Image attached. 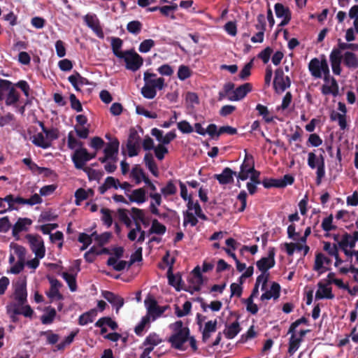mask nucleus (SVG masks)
Masks as SVG:
<instances>
[{"label":"nucleus","mask_w":358,"mask_h":358,"mask_svg":"<svg viewBox=\"0 0 358 358\" xmlns=\"http://www.w3.org/2000/svg\"><path fill=\"white\" fill-rule=\"evenodd\" d=\"M144 303L147 310L145 315L152 321L160 317L169 308V306H159L157 300L151 296H148Z\"/></svg>","instance_id":"f257e3e1"},{"label":"nucleus","mask_w":358,"mask_h":358,"mask_svg":"<svg viewBox=\"0 0 358 358\" xmlns=\"http://www.w3.org/2000/svg\"><path fill=\"white\" fill-rule=\"evenodd\" d=\"M126 64V69L132 71H138L143 64V57L139 55L134 50L124 51L122 57Z\"/></svg>","instance_id":"f03ea898"},{"label":"nucleus","mask_w":358,"mask_h":358,"mask_svg":"<svg viewBox=\"0 0 358 358\" xmlns=\"http://www.w3.org/2000/svg\"><path fill=\"white\" fill-rule=\"evenodd\" d=\"M31 251L36 257L42 259L45 255V248L42 237L38 234H28L25 236Z\"/></svg>","instance_id":"7ed1b4c3"},{"label":"nucleus","mask_w":358,"mask_h":358,"mask_svg":"<svg viewBox=\"0 0 358 358\" xmlns=\"http://www.w3.org/2000/svg\"><path fill=\"white\" fill-rule=\"evenodd\" d=\"M275 250L274 248H270L266 257H262L256 263L257 268L262 273H268V270L273 268L275 264Z\"/></svg>","instance_id":"20e7f679"},{"label":"nucleus","mask_w":358,"mask_h":358,"mask_svg":"<svg viewBox=\"0 0 358 358\" xmlns=\"http://www.w3.org/2000/svg\"><path fill=\"white\" fill-rule=\"evenodd\" d=\"M14 299L17 306H23L27 302V283L25 280H18L15 283Z\"/></svg>","instance_id":"39448f33"},{"label":"nucleus","mask_w":358,"mask_h":358,"mask_svg":"<svg viewBox=\"0 0 358 358\" xmlns=\"http://www.w3.org/2000/svg\"><path fill=\"white\" fill-rule=\"evenodd\" d=\"M255 171L253 157L251 155L245 154V159L240 167V172L237 178L241 180H245L248 178L249 174Z\"/></svg>","instance_id":"423d86ee"},{"label":"nucleus","mask_w":358,"mask_h":358,"mask_svg":"<svg viewBox=\"0 0 358 358\" xmlns=\"http://www.w3.org/2000/svg\"><path fill=\"white\" fill-rule=\"evenodd\" d=\"M189 336V329H187L183 332H176L172 334L168 341L171 344L172 348L177 350H182L185 343L188 341Z\"/></svg>","instance_id":"0eeeda50"},{"label":"nucleus","mask_w":358,"mask_h":358,"mask_svg":"<svg viewBox=\"0 0 358 358\" xmlns=\"http://www.w3.org/2000/svg\"><path fill=\"white\" fill-rule=\"evenodd\" d=\"M275 15L278 18H282L279 26L284 27L289 24L292 19V13L289 8L280 3H277L274 6Z\"/></svg>","instance_id":"6e6552de"},{"label":"nucleus","mask_w":358,"mask_h":358,"mask_svg":"<svg viewBox=\"0 0 358 358\" xmlns=\"http://www.w3.org/2000/svg\"><path fill=\"white\" fill-rule=\"evenodd\" d=\"M87 150L86 148H80L75 150L72 155V161L77 169H84L87 159Z\"/></svg>","instance_id":"1a4fd4ad"},{"label":"nucleus","mask_w":358,"mask_h":358,"mask_svg":"<svg viewBox=\"0 0 358 358\" xmlns=\"http://www.w3.org/2000/svg\"><path fill=\"white\" fill-rule=\"evenodd\" d=\"M252 90V85L250 83H244L231 91V95L228 100L237 101L243 99Z\"/></svg>","instance_id":"9d476101"},{"label":"nucleus","mask_w":358,"mask_h":358,"mask_svg":"<svg viewBox=\"0 0 358 358\" xmlns=\"http://www.w3.org/2000/svg\"><path fill=\"white\" fill-rule=\"evenodd\" d=\"M7 313H14V315H22L26 317H31L34 310L29 305L17 306L15 303H11L6 306Z\"/></svg>","instance_id":"9b49d317"},{"label":"nucleus","mask_w":358,"mask_h":358,"mask_svg":"<svg viewBox=\"0 0 358 358\" xmlns=\"http://www.w3.org/2000/svg\"><path fill=\"white\" fill-rule=\"evenodd\" d=\"M32 224V220L27 217H20L13 227L12 234L16 241L20 240L19 234L28 230V227Z\"/></svg>","instance_id":"f8f14e48"},{"label":"nucleus","mask_w":358,"mask_h":358,"mask_svg":"<svg viewBox=\"0 0 358 358\" xmlns=\"http://www.w3.org/2000/svg\"><path fill=\"white\" fill-rule=\"evenodd\" d=\"M331 260L326 257L324 254L319 252L315 255V264L313 269L319 273V275L322 274L330 268L329 267L324 266V264L327 265L330 264Z\"/></svg>","instance_id":"ddd939ff"},{"label":"nucleus","mask_w":358,"mask_h":358,"mask_svg":"<svg viewBox=\"0 0 358 358\" xmlns=\"http://www.w3.org/2000/svg\"><path fill=\"white\" fill-rule=\"evenodd\" d=\"M101 294L106 300L115 308L116 313H118L119 310L124 305V299L113 292L107 290L102 291Z\"/></svg>","instance_id":"4468645a"},{"label":"nucleus","mask_w":358,"mask_h":358,"mask_svg":"<svg viewBox=\"0 0 358 358\" xmlns=\"http://www.w3.org/2000/svg\"><path fill=\"white\" fill-rule=\"evenodd\" d=\"M119 141L115 138L113 141L108 143L103 150V153L108 156L110 161L116 162L117 161V154L119 150Z\"/></svg>","instance_id":"2eb2a0df"},{"label":"nucleus","mask_w":358,"mask_h":358,"mask_svg":"<svg viewBox=\"0 0 358 358\" xmlns=\"http://www.w3.org/2000/svg\"><path fill=\"white\" fill-rule=\"evenodd\" d=\"M234 176H236V172L229 167H226L223 169L222 173L215 174L214 178L217 180L220 185H228L234 182Z\"/></svg>","instance_id":"dca6fc26"},{"label":"nucleus","mask_w":358,"mask_h":358,"mask_svg":"<svg viewBox=\"0 0 358 358\" xmlns=\"http://www.w3.org/2000/svg\"><path fill=\"white\" fill-rule=\"evenodd\" d=\"M68 80L77 92L80 91V86L90 85L88 79L83 77L78 71H75L73 74L69 76Z\"/></svg>","instance_id":"f3484780"},{"label":"nucleus","mask_w":358,"mask_h":358,"mask_svg":"<svg viewBox=\"0 0 358 358\" xmlns=\"http://www.w3.org/2000/svg\"><path fill=\"white\" fill-rule=\"evenodd\" d=\"M273 87L276 92L280 91L281 92L287 88L285 82L284 71L281 68H278L275 71Z\"/></svg>","instance_id":"a211bd4d"},{"label":"nucleus","mask_w":358,"mask_h":358,"mask_svg":"<svg viewBox=\"0 0 358 358\" xmlns=\"http://www.w3.org/2000/svg\"><path fill=\"white\" fill-rule=\"evenodd\" d=\"M343 64L349 69H358V57L351 51H346L343 55Z\"/></svg>","instance_id":"6ab92c4d"},{"label":"nucleus","mask_w":358,"mask_h":358,"mask_svg":"<svg viewBox=\"0 0 358 358\" xmlns=\"http://www.w3.org/2000/svg\"><path fill=\"white\" fill-rule=\"evenodd\" d=\"M327 285V284L325 285L321 281L318 282V289L315 293L316 299H333L334 298V295L332 294L331 287H328Z\"/></svg>","instance_id":"aec40b11"},{"label":"nucleus","mask_w":358,"mask_h":358,"mask_svg":"<svg viewBox=\"0 0 358 358\" xmlns=\"http://www.w3.org/2000/svg\"><path fill=\"white\" fill-rule=\"evenodd\" d=\"M143 80L145 85L155 87L159 90H162L165 85V80L164 78L160 77L156 79L150 78L149 71L144 73Z\"/></svg>","instance_id":"412c9836"},{"label":"nucleus","mask_w":358,"mask_h":358,"mask_svg":"<svg viewBox=\"0 0 358 358\" xmlns=\"http://www.w3.org/2000/svg\"><path fill=\"white\" fill-rule=\"evenodd\" d=\"M127 195L130 202H135L140 204L147 201L146 192L143 187L136 189L133 190L130 194Z\"/></svg>","instance_id":"4be33fe9"},{"label":"nucleus","mask_w":358,"mask_h":358,"mask_svg":"<svg viewBox=\"0 0 358 358\" xmlns=\"http://www.w3.org/2000/svg\"><path fill=\"white\" fill-rule=\"evenodd\" d=\"M50 284V289L47 295L49 298L57 297L59 299H62V295L59 293V288L62 286L61 282L56 278L48 277Z\"/></svg>","instance_id":"5701e85b"},{"label":"nucleus","mask_w":358,"mask_h":358,"mask_svg":"<svg viewBox=\"0 0 358 358\" xmlns=\"http://www.w3.org/2000/svg\"><path fill=\"white\" fill-rule=\"evenodd\" d=\"M321 92L324 95L332 94L336 96L338 94V85L334 78H331V85L324 84L321 87Z\"/></svg>","instance_id":"b1692460"},{"label":"nucleus","mask_w":358,"mask_h":358,"mask_svg":"<svg viewBox=\"0 0 358 358\" xmlns=\"http://www.w3.org/2000/svg\"><path fill=\"white\" fill-rule=\"evenodd\" d=\"M175 259H173L171 262V266L167 271V277L169 284L176 288L177 291H180L182 288L180 287V283L182 282L181 276L176 277L172 273V265L174 264Z\"/></svg>","instance_id":"393cba45"},{"label":"nucleus","mask_w":358,"mask_h":358,"mask_svg":"<svg viewBox=\"0 0 358 358\" xmlns=\"http://www.w3.org/2000/svg\"><path fill=\"white\" fill-rule=\"evenodd\" d=\"M320 65H322V59L315 57L312 59L308 64V69L312 76L316 78H321L322 73L320 71Z\"/></svg>","instance_id":"a878e982"},{"label":"nucleus","mask_w":358,"mask_h":358,"mask_svg":"<svg viewBox=\"0 0 358 358\" xmlns=\"http://www.w3.org/2000/svg\"><path fill=\"white\" fill-rule=\"evenodd\" d=\"M8 94L6 98V106H14L19 101L20 99V94L16 90L14 86L10 85L9 90H8Z\"/></svg>","instance_id":"bb28decb"},{"label":"nucleus","mask_w":358,"mask_h":358,"mask_svg":"<svg viewBox=\"0 0 358 358\" xmlns=\"http://www.w3.org/2000/svg\"><path fill=\"white\" fill-rule=\"evenodd\" d=\"M317 178L316 183L320 185L322 179L324 177L325 175V162L324 157L322 154L320 155L318 159L317 160Z\"/></svg>","instance_id":"cd10ccee"},{"label":"nucleus","mask_w":358,"mask_h":358,"mask_svg":"<svg viewBox=\"0 0 358 358\" xmlns=\"http://www.w3.org/2000/svg\"><path fill=\"white\" fill-rule=\"evenodd\" d=\"M18 199H23V198L21 197V196H17V197L15 198L13 194H11L6 196L3 198V200H4L5 202L8 203V208L7 210H0V214H3L5 212H6L7 210L11 211V210H17V208L15 206V204H22V205H24L23 203H21V202L18 201H19Z\"/></svg>","instance_id":"c85d7f7f"},{"label":"nucleus","mask_w":358,"mask_h":358,"mask_svg":"<svg viewBox=\"0 0 358 358\" xmlns=\"http://www.w3.org/2000/svg\"><path fill=\"white\" fill-rule=\"evenodd\" d=\"M131 176L135 180L136 184H140L142 181L145 182V178H148L139 165H135L132 168Z\"/></svg>","instance_id":"c756f323"},{"label":"nucleus","mask_w":358,"mask_h":358,"mask_svg":"<svg viewBox=\"0 0 358 358\" xmlns=\"http://www.w3.org/2000/svg\"><path fill=\"white\" fill-rule=\"evenodd\" d=\"M330 120L333 122L337 121L341 130L347 129L346 115L332 110L330 113Z\"/></svg>","instance_id":"7c9ffc66"},{"label":"nucleus","mask_w":358,"mask_h":358,"mask_svg":"<svg viewBox=\"0 0 358 358\" xmlns=\"http://www.w3.org/2000/svg\"><path fill=\"white\" fill-rule=\"evenodd\" d=\"M97 315V310L96 308H92L90 310L85 312L82 314L78 318V324L80 325H86L90 322H92L94 318Z\"/></svg>","instance_id":"2f4dec72"},{"label":"nucleus","mask_w":358,"mask_h":358,"mask_svg":"<svg viewBox=\"0 0 358 358\" xmlns=\"http://www.w3.org/2000/svg\"><path fill=\"white\" fill-rule=\"evenodd\" d=\"M44 134V133L41 132L34 135L32 138V143L37 147L47 149L52 146V143H48Z\"/></svg>","instance_id":"473e14b6"},{"label":"nucleus","mask_w":358,"mask_h":358,"mask_svg":"<svg viewBox=\"0 0 358 358\" xmlns=\"http://www.w3.org/2000/svg\"><path fill=\"white\" fill-rule=\"evenodd\" d=\"M45 310L47 313L43 315L41 317V321L43 324H52L57 315L56 310L52 307H47Z\"/></svg>","instance_id":"72a5a7b5"},{"label":"nucleus","mask_w":358,"mask_h":358,"mask_svg":"<svg viewBox=\"0 0 358 358\" xmlns=\"http://www.w3.org/2000/svg\"><path fill=\"white\" fill-rule=\"evenodd\" d=\"M166 231V227L161 224L157 219L152 221V226L149 229V234H155L157 235H164Z\"/></svg>","instance_id":"f704fd0d"},{"label":"nucleus","mask_w":358,"mask_h":358,"mask_svg":"<svg viewBox=\"0 0 358 358\" xmlns=\"http://www.w3.org/2000/svg\"><path fill=\"white\" fill-rule=\"evenodd\" d=\"M162 342V339L160 338L159 336L155 333H150L145 339L143 343L144 346L149 345L150 347H153V348L161 343Z\"/></svg>","instance_id":"c9c22d12"},{"label":"nucleus","mask_w":358,"mask_h":358,"mask_svg":"<svg viewBox=\"0 0 358 358\" xmlns=\"http://www.w3.org/2000/svg\"><path fill=\"white\" fill-rule=\"evenodd\" d=\"M10 248L13 250L14 254L17 257L19 261L25 262L27 250L24 247L15 243H11Z\"/></svg>","instance_id":"e433bc0d"},{"label":"nucleus","mask_w":358,"mask_h":358,"mask_svg":"<svg viewBox=\"0 0 358 358\" xmlns=\"http://www.w3.org/2000/svg\"><path fill=\"white\" fill-rule=\"evenodd\" d=\"M241 329L238 322L235 321L224 331V334L228 339H232L241 331Z\"/></svg>","instance_id":"4c0bfd02"},{"label":"nucleus","mask_w":358,"mask_h":358,"mask_svg":"<svg viewBox=\"0 0 358 358\" xmlns=\"http://www.w3.org/2000/svg\"><path fill=\"white\" fill-rule=\"evenodd\" d=\"M177 192V187L173 180H169L166 185L161 189L162 194L166 198L174 195Z\"/></svg>","instance_id":"58836bf2"},{"label":"nucleus","mask_w":358,"mask_h":358,"mask_svg":"<svg viewBox=\"0 0 358 358\" xmlns=\"http://www.w3.org/2000/svg\"><path fill=\"white\" fill-rule=\"evenodd\" d=\"M62 276L68 284L70 290L71 292H76L78 288L76 282V275L69 273L67 272H63L62 273Z\"/></svg>","instance_id":"ea45409f"},{"label":"nucleus","mask_w":358,"mask_h":358,"mask_svg":"<svg viewBox=\"0 0 358 358\" xmlns=\"http://www.w3.org/2000/svg\"><path fill=\"white\" fill-rule=\"evenodd\" d=\"M189 283L192 284V285H190L189 287V289H185V290L192 294L194 292L200 291L201 286L203 283V278H199L198 277L192 276L189 280Z\"/></svg>","instance_id":"a19ab883"},{"label":"nucleus","mask_w":358,"mask_h":358,"mask_svg":"<svg viewBox=\"0 0 358 358\" xmlns=\"http://www.w3.org/2000/svg\"><path fill=\"white\" fill-rule=\"evenodd\" d=\"M78 329H77L76 331H71L70 334L68 336H66L62 342L58 343L56 345L57 350H64L67 345L71 344L74 340V338L78 334Z\"/></svg>","instance_id":"79ce46f5"},{"label":"nucleus","mask_w":358,"mask_h":358,"mask_svg":"<svg viewBox=\"0 0 358 358\" xmlns=\"http://www.w3.org/2000/svg\"><path fill=\"white\" fill-rule=\"evenodd\" d=\"M302 339L301 338H296L295 334L291 335L289 341L288 353L290 355H293L295 352L299 349L300 343Z\"/></svg>","instance_id":"37998d69"},{"label":"nucleus","mask_w":358,"mask_h":358,"mask_svg":"<svg viewBox=\"0 0 358 358\" xmlns=\"http://www.w3.org/2000/svg\"><path fill=\"white\" fill-rule=\"evenodd\" d=\"M122 40L120 38H113L111 41V47L113 54L118 58L122 57L124 52L120 51V48L122 46Z\"/></svg>","instance_id":"c03bdc74"},{"label":"nucleus","mask_w":358,"mask_h":358,"mask_svg":"<svg viewBox=\"0 0 358 358\" xmlns=\"http://www.w3.org/2000/svg\"><path fill=\"white\" fill-rule=\"evenodd\" d=\"M235 84L231 82L225 83L223 86V90L219 92L218 100L221 101L224 98L229 97L231 95V91L234 89Z\"/></svg>","instance_id":"a18cd8bd"},{"label":"nucleus","mask_w":358,"mask_h":358,"mask_svg":"<svg viewBox=\"0 0 358 358\" xmlns=\"http://www.w3.org/2000/svg\"><path fill=\"white\" fill-rule=\"evenodd\" d=\"M143 28L142 23L138 20H133L129 22L127 25V31L134 35H138Z\"/></svg>","instance_id":"49530a36"},{"label":"nucleus","mask_w":358,"mask_h":358,"mask_svg":"<svg viewBox=\"0 0 358 358\" xmlns=\"http://www.w3.org/2000/svg\"><path fill=\"white\" fill-rule=\"evenodd\" d=\"M192 71L190 69V68L188 66L185 65H180L178 67V78L180 80H185L186 79L190 78L192 76Z\"/></svg>","instance_id":"de8ad7c7"},{"label":"nucleus","mask_w":358,"mask_h":358,"mask_svg":"<svg viewBox=\"0 0 358 358\" xmlns=\"http://www.w3.org/2000/svg\"><path fill=\"white\" fill-rule=\"evenodd\" d=\"M256 110L258 111L259 115L262 116L266 122L270 123L273 122V117L269 116V111L266 106L258 103L256 106Z\"/></svg>","instance_id":"09e8293b"},{"label":"nucleus","mask_w":358,"mask_h":358,"mask_svg":"<svg viewBox=\"0 0 358 358\" xmlns=\"http://www.w3.org/2000/svg\"><path fill=\"white\" fill-rule=\"evenodd\" d=\"M39 335L40 336H45L47 338V343L50 345L56 344L59 339V336L57 334L52 333L51 330L41 331Z\"/></svg>","instance_id":"8fccbe9b"},{"label":"nucleus","mask_w":358,"mask_h":358,"mask_svg":"<svg viewBox=\"0 0 358 358\" xmlns=\"http://www.w3.org/2000/svg\"><path fill=\"white\" fill-rule=\"evenodd\" d=\"M333 219V215L330 214L328 217L323 220L321 227L324 231L329 232L331 230H335L337 229V227L332 224Z\"/></svg>","instance_id":"3c124183"},{"label":"nucleus","mask_w":358,"mask_h":358,"mask_svg":"<svg viewBox=\"0 0 358 358\" xmlns=\"http://www.w3.org/2000/svg\"><path fill=\"white\" fill-rule=\"evenodd\" d=\"M44 134L49 143H52L53 141L57 140L59 137V131L58 129L55 127L48 128Z\"/></svg>","instance_id":"603ef678"},{"label":"nucleus","mask_w":358,"mask_h":358,"mask_svg":"<svg viewBox=\"0 0 358 358\" xmlns=\"http://www.w3.org/2000/svg\"><path fill=\"white\" fill-rule=\"evenodd\" d=\"M150 322V320L148 318V316H143L141 322L136 326L134 329L135 334L137 336H142L145 327L148 325Z\"/></svg>","instance_id":"864d4df0"},{"label":"nucleus","mask_w":358,"mask_h":358,"mask_svg":"<svg viewBox=\"0 0 358 358\" xmlns=\"http://www.w3.org/2000/svg\"><path fill=\"white\" fill-rule=\"evenodd\" d=\"M184 220H183V226L186 227L188 224H189L192 227H195L198 223V219L195 217V215L189 211L184 212Z\"/></svg>","instance_id":"5fc2aeb1"},{"label":"nucleus","mask_w":358,"mask_h":358,"mask_svg":"<svg viewBox=\"0 0 358 358\" xmlns=\"http://www.w3.org/2000/svg\"><path fill=\"white\" fill-rule=\"evenodd\" d=\"M155 45V42L152 39H145L143 41L138 47L139 52L142 53L148 52Z\"/></svg>","instance_id":"6e6d98bb"},{"label":"nucleus","mask_w":358,"mask_h":358,"mask_svg":"<svg viewBox=\"0 0 358 358\" xmlns=\"http://www.w3.org/2000/svg\"><path fill=\"white\" fill-rule=\"evenodd\" d=\"M131 217L135 222H141L145 224V214L143 210L133 207L131 209Z\"/></svg>","instance_id":"4d7b16f0"},{"label":"nucleus","mask_w":358,"mask_h":358,"mask_svg":"<svg viewBox=\"0 0 358 358\" xmlns=\"http://www.w3.org/2000/svg\"><path fill=\"white\" fill-rule=\"evenodd\" d=\"M141 94L144 98L152 99L157 94V89L145 85L141 89Z\"/></svg>","instance_id":"13d9d810"},{"label":"nucleus","mask_w":358,"mask_h":358,"mask_svg":"<svg viewBox=\"0 0 358 358\" xmlns=\"http://www.w3.org/2000/svg\"><path fill=\"white\" fill-rule=\"evenodd\" d=\"M101 213L102 214L101 220L108 227H110L113 224V217L111 212L109 209L102 208L101 209Z\"/></svg>","instance_id":"bf43d9fd"},{"label":"nucleus","mask_w":358,"mask_h":358,"mask_svg":"<svg viewBox=\"0 0 358 358\" xmlns=\"http://www.w3.org/2000/svg\"><path fill=\"white\" fill-rule=\"evenodd\" d=\"M75 203L77 206L80 205L81 201L88 198V192L83 188L78 189L75 192Z\"/></svg>","instance_id":"052dcab7"},{"label":"nucleus","mask_w":358,"mask_h":358,"mask_svg":"<svg viewBox=\"0 0 358 358\" xmlns=\"http://www.w3.org/2000/svg\"><path fill=\"white\" fill-rule=\"evenodd\" d=\"M323 250L331 257L336 255L338 252V245L336 243L331 244L330 242L324 241Z\"/></svg>","instance_id":"680f3d73"},{"label":"nucleus","mask_w":358,"mask_h":358,"mask_svg":"<svg viewBox=\"0 0 358 358\" xmlns=\"http://www.w3.org/2000/svg\"><path fill=\"white\" fill-rule=\"evenodd\" d=\"M20 202L23 203V204H28L30 206H34L35 204L41 203L43 200L41 197L38 194H33L29 199H18Z\"/></svg>","instance_id":"e2e57ef3"},{"label":"nucleus","mask_w":358,"mask_h":358,"mask_svg":"<svg viewBox=\"0 0 358 358\" xmlns=\"http://www.w3.org/2000/svg\"><path fill=\"white\" fill-rule=\"evenodd\" d=\"M155 157L160 161L164 159L166 154L169 152L168 149L165 145L159 143L154 149Z\"/></svg>","instance_id":"0e129e2a"},{"label":"nucleus","mask_w":358,"mask_h":358,"mask_svg":"<svg viewBox=\"0 0 358 358\" xmlns=\"http://www.w3.org/2000/svg\"><path fill=\"white\" fill-rule=\"evenodd\" d=\"M342 59L343 56L341 55V52L339 51V50L334 48L329 55V60L331 65L335 64H341Z\"/></svg>","instance_id":"69168bd1"},{"label":"nucleus","mask_w":358,"mask_h":358,"mask_svg":"<svg viewBox=\"0 0 358 358\" xmlns=\"http://www.w3.org/2000/svg\"><path fill=\"white\" fill-rule=\"evenodd\" d=\"M76 146L82 148L83 143L74 137L73 132L71 131L68 134V147L69 149L73 150Z\"/></svg>","instance_id":"338daca9"},{"label":"nucleus","mask_w":358,"mask_h":358,"mask_svg":"<svg viewBox=\"0 0 358 358\" xmlns=\"http://www.w3.org/2000/svg\"><path fill=\"white\" fill-rule=\"evenodd\" d=\"M272 52L273 49L271 47H266L258 54L257 57L262 60L264 64H267L270 59Z\"/></svg>","instance_id":"774afa93"}]
</instances>
